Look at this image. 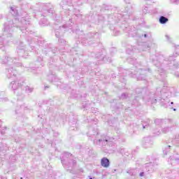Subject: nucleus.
<instances>
[{"label":"nucleus","instance_id":"nucleus-1","mask_svg":"<svg viewBox=\"0 0 179 179\" xmlns=\"http://www.w3.org/2000/svg\"><path fill=\"white\" fill-rule=\"evenodd\" d=\"M17 59L3 56L0 59L1 64H6V73L8 79H14L9 85V89L11 90H17L19 87L23 86L24 81H21L17 78V70L13 66H22V63L17 62Z\"/></svg>","mask_w":179,"mask_h":179},{"label":"nucleus","instance_id":"nucleus-2","mask_svg":"<svg viewBox=\"0 0 179 179\" xmlns=\"http://www.w3.org/2000/svg\"><path fill=\"white\" fill-rule=\"evenodd\" d=\"M26 24V20L24 19L22 20V22H19L17 19H15L14 20H8L4 24V34L2 36H0V48H2V46L5 47V45H8L9 44V41L12 40V33L15 31V27H20L21 31L24 30L23 27H21L20 24Z\"/></svg>","mask_w":179,"mask_h":179},{"label":"nucleus","instance_id":"nucleus-3","mask_svg":"<svg viewBox=\"0 0 179 179\" xmlns=\"http://www.w3.org/2000/svg\"><path fill=\"white\" fill-rule=\"evenodd\" d=\"M146 73H148V71L142 69H139L138 71H135L134 74L132 69L128 72V75L133 78H137L138 80H145V79H146Z\"/></svg>","mask_w":179,"mask_h":179},{"label":"nucleus","instance_id":"nucleus-4","mask_svg":"<svg viewBox=\"0 0 179 179\" xmlns=\"http://www.w3.org/2000/svg\"><path fill=\"white\" fill-rule=\"evenodd\" d=\"M17 52L20 57H22V58H26L27 57L28 53L26 52V47L23 44V42H20L17 47Z\"/></svg>","mask_w":179,"mask_h":179},{"label":"nucleus","instance_id":"nucleus-5","mask_svg":"<svg viewBox=\"0 0 179 179\" xmlns=\"http://www.w3.org/2000/svg\"><path fill=\"white\" fill-rule=\"evenodd\" d=\"M153 145V140L150 137H145L143 138V146L145 149H148L149 148H152Z\"/></svg>","mask_w":179,"mask_h":179},{"label":"nucleus","instance_id":"nucleus-6","mask_svg":"<svg viewBox=\"0 0 179 179\" xmlns=\"http://www.w3.org/2000/svg\"><path fill=\"white\" fill-rule=\"evenodd\" d=\"M101 166L105 169L110 167V159L107 157H103L101 159Z\"/></svg>","mask_w":179,"mask_h":179},{"label":"nucleus","instance_id":"nucleus-7","mask_svg":"<svg viewBox=\"0 0 179 179\" xmlns=\"http://www.w3.org/2000/svg\"><path fill=\"white\" fill-rule=\"evenodd\" d=\"M109 140L108 138H106V139H99L96 141L97 145H102V146H106L107 143H108Z\"/></svg>","mask_w":179,"mask_h":179},{"label":"nucleus","instance_id":"nucleus-8","mask_svg":"<svg viewBox=\"0 0 179 179\" xmlns=\"http://www.w3.org/2000/svg\"><path fill=\"white\" fill-rule=\"evenodd\" d=\"M10 13H11V15H13V16H17L19 15L17 10L15 7L10 8Z\"/></svg>","mask_w":179,"mask_h":179},{"label":"nucleus","instance_id":"nucleus-9","mask_svg":"<svg viewBox=\"0 0 179 179\" xmlns=\"http://www.w3.org/2000/svg\"><path fill=\"white\" fill-rule=\"evenodd\" d=\"M166 22H169V18L164 16H161L159 17V23H161V24H166Z\"/></svg>","mask_w":179,"mask_h":179},{"label":"nucleus","instance_id":"nucleus-10","mask_svg":"<svg viewBox=\"0 0 179 179\" xmlns=\"http://www.w3.org/2000/svg\"><path fill=\"white\" fill-rule=\"evenodd\" d=\"M178 55V54L177 53H176L175 55H170L167 61H169V62H171V61H176V58Z\"/></svg>","mask_w":179,"mask_h":179},{"label":"nucleus","instance_id":"nucleus-11","mask_svg":"<svg viewBox=\"0 0 179 179\" xmlns=\"http://www.w3.org/2000/svg\"><path fill=\"white\" fill-rule=\"evenodd\" d=\"M170 131H171V128L169 127H164L163 129H162V133L163 134H167V132H170Z\"/></svg>","mask_w":179,"mask_h":179},{"label":"nucleus","instance_id":"nucleus-12","mask_svg":"<svg viewBox=\"0 0 179 179\" xmlns=\"http://www.w3.org/2000/svg\"><path fill=\"white\" fill-rule=\"evenodd\" d=\"M25 90L27 93H31V92H33V87H29V86H27L25 87Z\"/></svg>","mask_w":179,"mask_h":179},{"label":"nucleus","instance_id":"nucleus-13","mask_svg":"<svg viewBox=\"0 0 179 179\" xmlns=\"http://www.w3.org/2000/svg\"><path fill=\"white\" fill-rule=\"evenodd\" d=\"M162 106L165 108H167L170 106V101H166L162 103Z\"/></svg>","mask_w":179,"mask_h":179},{"label":"nucleus","instance_id":"nucleus-14","mask_svg":"<svg viewBox=\"0 0 179 179\" xmlns=\"http://www.w3.org/2000/svg\"><path fill=\"white\" fill-rule=\"evenodd\" d=\"M161 123H162V120L160 119H156L155 120V124H156V125H160Z\"/></svg>","mask_w":179,"mask_h":179},{"label":"nucleus","instance_id":"nucleus-15","mask_svg":"<svg viewBox=\"0 0 179 179\" xmlns=\"http://www.w3.org/2000/svg\"><path fill=\"white\" fill-rule=\"evenodd\" d=\"M39 24H41V26H48V22L44 23L43 20L40 21Z\"/></svg>","mask_w":179,"mask_h":179},{"label":"nucleus","instance_id":"nucleus-16","mask_svg":"<svg viewBox=\"0 0 179 179\" xmlns=\"http://www.w3.org/2000/svg\"><path fill=\"white\" fill-rule=\"evenodd\" d=\"M154 134H155V135H160L161 134H162V131H160V129H155V131H154Z\"/></svg>","mask_w":179,"mask_h":179},{"label":"nucleus","instance_id":"nucleus-17","mask_svg":"<svg viewBox=\"0 0 179 179\" xmlns=\"http://www.w3.org/2000/svg\"><path fill=\"white\" fill-rule=\"evenodd\" d=\"M66 159H64V158L61 160V162H62L63 166H66V163H65V161H66Z\"/></svg>","mask_w":179,"mask_h":179},{"label":"nucleus","instance_id":"nucleus-18","mask_svg":"<svg viewBox=\"0 0 179 179\" xmlns=\"http://www.w3.org/2000/svg\"><path fill=\"white\" fill-rule=\"evenodd\" d=\"M8 100V98H1L0 99V101H1L2 103H3V101H6Z\"/></svg>","mask_w":179,"mask_h":179},{"label":"nucleus","instance_id":"nucleus-19","mask_svg":"<svg viewBox=\"0 0 179 179\" xmlns=\"http://www.w3.org/2000/svg\"><path fill=\"white\" fill-rule=\"evenodd\" d=\"M146 167H150V166H153V163L150 162L149 164H145Z\"/></svg>","mask_w":179,"mask_h":179},{"label":"nucleus","instance_id":"nucleus-20","mask_svg":"<svg viewBox=\"0 0 179 179\" xmlns=\"http://www.w3.org/2000/svg\"><path fill=\"white\" fill-rule=\"evenodd\" d=\"M68 156H72V155H71L70 153H66L64 155V157H68Z\"/></svg>","mask_w":179,"mask_h":179},{"label":"nucleus","instance_id":"nucleus-21","mask_svg":"<svg viewBox=\"0 0 179 179\" xmlns=\"http://www.w3.org/2000/svg\"><path fill=\"white\" fill-rule=\"evenodd\" d=\"M125 97H127V94H124V93H123V94H122V99H125Z\"/></svg>","mask_w":179,"mask_h":179},{"label":"nucleus","instance_id":"nucleus-22","mask_svg":"<svg viewBox=\"0 0 179 179\" xmlns=\"http://www.w3.org/2000/svg\"><path fill=\"white\" fill-rule=\"evenodd\" d=\"M59 42L65 43V41L64 39H59Z\"/></svg>","mask_w":179,"mask_h":179},{"label":"nucleus","instance_id":"nucleus-23","mask_svg":"<svg viewBox=\"0 0 179 179\" xmlns=\"http://www.w3.org/2000/svg\"><path fill=\"white\" fill-rule=\"evenodd\" d=\"M127 173L134 176V173H132V171H127Z\"/></svg>","mask_w":179,"mask_h":179},{"label":"nucleus","instance_id":"nucleus-24","mask_svg":"<svg viewBox=\"0 0 179 179\" xmlns=\"http://www.w3.org/2000/svg\"><path fill=\"white\" fill-rule=\"evenodd\" d=\"M55 36L57 38L59 37V34H58V31H56Z\"/></svg>","mask_w":179,"mask_h":179},{"label":"nucleus","instance_id":"nucleus-25","mask_svg":"<svg viewBox=\"0 0 179 179\" xmlns=\"http://www.w3.org/2000/svg\"><path fill=\"white\" fill-rule=\"evenodd\" d=\"M144 174L145 173L143 172L140 173V177H143Z\"/></svg>","mask_w":179,"mask_h":179},{"label":"nucleus","instance_id":"nucleus-26","mask_svg":"<svg viewBox=\"0 0 179 179\" xmlns=\"http://www.w3.org/2000/svg\"><path fill=\"white\" fill-rule=\"evenodd\" d=\"M131 59H127L128 62H130V64H134V62H131Z\"/></svg>","mask_w":179,"mask_h":179},{"label":"nucleus","instance_id":"nucleus-27","mask_svg":"<svg viewBox=\"0 0 179 179\" xmlns=\"http://www.w3.org/2000/svg\"><path fill=\"white\" fill-rule=\"evenodd\" d=\"M49 78H55V76L54 75H50V76H49Z\"/></svg>","mask_w":179,"mask_h":179},{"label":"nucleus","instance_id":"nucleus-28","mask_svg":"<svg viewBox=\"0 0 179 179\" xmlns=\"http://www.w3.org/2000/svg\"><path fill=\"white\" fill-rule=\"evenodd\" d=\"M165 37H166V38H167L168 40H170V36H169L168 35H166Z\"/></svg>","mask_w":179,"mask_h":179},{"label":"nucleus","instance_id":"nucleus-29","mask_svg":"<svg viewBox=\"0 0 179 179\" xmlns=\"http://www.w3.org/2000/svg\"><path fill=\"white\" fill-rule=\"evenodd\" d=\"M145 128H148V125H143V129H145Z\"/></svg>","mask_w":179,"mask_h":179},{"label":"nucleus","instance_id":"nucleus-30","mask_svg":"<svg viewBox=\"0 0 179 179\" xmlns=\"http://www.w3.org/2000/svg\"><path fill=\"white\" fill-rule=\"evenodd\" d=\"M0 128H2V121L0 120Z\"/></svg>","mask_w":179,"mask_h":179},{"label":"nucleus","instance_id":"nucleus-31","mask_svg":"<svg viewBox=\"0 0 179 179\" xmlns=\"http://www.w3.org/2000/svg\"><path fill=\"white\" fill-rule=\"evenodd\" d=\"M73 164H76V160L73 161Z\"/></svg>","mask_w":179,"mask_h":179},{"label":"nucleus","instance_id":"nucleus-32","mask_svg":"<svg viewBox=\"0 0 179 179\" xmlns=\"http://www.w3.org/2000/svg\"><path fill=\"white\" fill-rule=\"evenodd\" d=\"M144 37H145V38L148 37V34H144Z\"/></svg>","mask_w":179,"mask_h":179},{"label":"nucleus","instance_id":"nucleus-33","mask_svg":"<svg viewBox=\"0 0 179 179\" xmlns=\"http://www.w3.org/2000/svg\"><path fill=\"white\" fill-rule=\"evenodd\" d=\"M1 135H3L4 134H5V132H3V131H1Z\"/></svg>","mask_w":179,"mask_h":179},{"label":"nucleus","instance_id":"nucleus-34","mask_svg":"<svg viewBox=\"0 0 179 179\" xmlns=\"http://www.w3.org/2000/svg\"><path fill=\"white\" fill-rule=\"evenodd\" d=\"M45 89H48V86H45Z\"/></svg>","mask_w":179,"mask_h":179},{"label":"nucleus","instance_id":"nucleus-35","mask_svg":"<svg viewBox=\"0 0 179 179\" xmlns=\"http://www.w3.org/2000/svg\"><path fill=\"white\" fill-rule=\"evenodd\" d=\"M24 30H27V29L26 28V27H24Z\"/></svg>","mask_w":179,"mask_h":179},{"label":"nucleus","instance_id":"nucleus-36","mask_svg":"<svg viewBox=\"0 0 179 179\" xmlns=\"http://www.w3.org/2000/svg\"><path fill=\"white\" fill-rule=\"evenodd\" d=\"M66 6H66V5H65L64 6H63V8H66Z\"/></svg>","mask_w":179,"mask_h":179},{"label":"nucleus","instance_id":"nucleus-37","mask_svg":"<svg viewBox=\"0 0 179 179\" xmlns=\"http://www.w3.org/2000/svg\"><path fill=\"white\" fill-rule=\"evenodd\" d=\"M62 28H63V29H65V25H63Z\"/></svg>","mask_w":179,"mask_h":179},{"label":"nucleus","instance_id":"nucleus-38","mask_svg":"<svg viewBox=\"0 0 179 179\" xmlns=\"http://www.w3.org/2000/svg\"><path fill=\"white\" fill-rule=\"evenodd\" d=\"M171 104H174V102H171Z\"/></svg>","mask_w":179,"mask_h":179},{"label":"nucleus","instance_id":"nucleus-39","mask_svg":"<svg viewBox=\"0 0 179 179\" xmlns=\"http://www.w3.org/2000/svg\"><path fill=\"white\" fill-rule=\"evenodd\" d=\"M176 108H173V111H176Z\"/></svg>","mask_w":179,"mask_h":179},{"label":"nucleus","instance_id":"nucleus-40","mask_svg":"<svg viewBox=\"0 0 179 179\" xmlns=\"http://www.w3.org/2000/svg\"><path fill=\"white\" fill-rule=\"evenodd\" d=\"M20 179H23V178H20Z\"/></svg>","mask_w":179,"mask_h":179},{"label":"nucleus","instance_id":"nucleus-41","mask_svg":"<svg viewBox=\"0 0 179 179\" xmlns=\"http://www.w3.org/2000/svg\"><path fill=\"white\" fill-rule=\"evenodd\" d=\"M19 1H22V0H19Z\"/></svg>","mask_w":179,"mask_h":179}]
</instances>
